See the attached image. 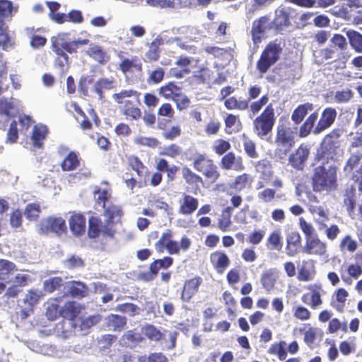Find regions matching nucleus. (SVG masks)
I'll return each mask as SVG.
<instances>
[{"label": "nucleus", "mask_w": 362, "mask_h": 362, "mask_svg": "<svg viewBox=\"0 0 362 362\" xmlns=\"http://www.w3.org/2000/svg\"><path fill=\"white\" fill-rule=\"evenodd\" d=\"M128 165L134 170L139 177H142L146 167L144 165L140 158L136 156H130L127 158Z\"/></svg>", "instance_id": "680f3d73"}, {"label": "nucleus", "mask_w": 362, "mask_h": 362, "mask_svg": "<svg viewBox=\"0 0 362 362\" xmlns=\"http://www.w3.org/2000/svg\"><path fill=\"white\" fill-rule=\"evenodd\" d=\"M313 109V105L310 103H305L298 105L291 114V120L296 125L300 124L307 115L308 111H311Z\"/></svg>", "instance_id": "09e8293b"}, {"label": "nucleus", "mask_w": 362, "mask_h": 362, "mask_svg": "<svg viewBox=\"0 0 362 362\" xmlns=\"http://www.w3.org/2000/svg\"><path fill=\"white\" fill-rule=\"evenodd\" d=\"M45 29L43 28L27 27L24 29L25 36L29 40L30 47L33 49L44 47L47 39L45 35Z\"/></svg>", "instance_id": "a211bd4d"}, {"label": "nucleus", "mask_w": 362, "mask_h": 362, "mask_svg": "<svg viewBox=\"0 0 362 362\" xmlns=\"http://www.w3.org/2000/svg\"><path fill=\"white\" fill-rule=\"evenodd\" d=\"M346 37L351 48L356 53H362V34L354 30L346 32Z\"/></svg>", "instance_id": "6e6d98bb"}, {"label": "nucleus", "mask_w": 362, "mask_h": 362, "mask_svg": "<svg viewBox=\"0 0 362 362\" xmlns=\"http://www.w3.org/2000/svg\"><path fill=\"white\" fill-rule=\"evenodd\" d=\"M320 53L325 60H332V62L341 61L344 64H346L349 57V55L347 54L339 52V50L332 46L322 49Z\"/></svg>", "instance_id": "4c0bfd02"}, {"label": "nucleus", "mask_w": 362, "mask_h": 362, "mask_svg": "<svg viewBox=\"0 0 362 362\" xmlns=\"http://www.w3.org/2000/svg\"><path fill=\"white\" fill-rule=\"evenodd\" d=\"M272 186L274 188L267 187L258 192L257 197L261 202L270 203L278 197L276 190L283 187V181L280 178H276L272 182Z\"/></svg>", "instance_id": "cd10ccee"}, {"label": "nucleus", "mask_w": 362, "mask_h": 362, "mask_svg": "<svg viewBox=\"0 0 362 362\" xmlns=\"http://www.w3.org/2000/svg\"><path fill=\"white\" fill-rule=\"evenodd\" d=\"M13 3L8 0H0V47L5 49L11 42L8 26L4 18L12 15Z\"/></svg>", "instance_id": "ddd939ff"}, {"label": "nucleus", "mask_w": 362, "mask_h": 362, "mask_svg": "<svg viewBox=\"0 0 362 362\" xmlns=\"http://www.w3.org/2000/svg\"><path fill=\"white\" fill-rule=\"evenodd\" d=\"M199 206V200L197 198L192 197L186 193H183L182 198L180 201L179 213L182 215L192 214Z\"/></svg>", "instance_id": "c85d7f7f"}, {"label": "nucleus", "mask_w": 362, "mask_h": 362, "mask_svg": "<svg viewBox=\"0 0 362 362\" xmlns=\"http://www.w3.org/2000/svg\"><path fill=\"white\" fill-rule=\"evenodd\" d=\"M103 211V215L106 217L105 233L107 235H112L116 234V228L115 224L116 222L119 221L123 216V211L121 206L111 204L105 206Z\"/></svg>", "instance_id": "dca6fc26"}, {"label": "nucleus", "mask_w": 362, "mask_h": 362, "mask_svg": "<svg viewBox=\"0 0 362 362\" xmlns=\"http://www.w3.org/2000/svg\"><path fill=\"white\" fill-rule=\"evenodd\" d=\"M159 45L160 42L156 40H153L151 43L149 48L145 54L147 62H156L159 59L160 53Z\"/></svg>", "instance_id": "0e129e2a"}, {"label": "nucleus", "mask_w": 362, "mask_h": 362, "mask_svg": "<svg viewBox=\"0 0 362 362\" xmlns=\"http://www.w3.org/2000/svg\"><path fill=\"white\" fill-rule=\"evenodd\" d=\"M86 218L82 214L74 213L69 220V228L75 236H81L86 231Z\"/></svg>", "instance_id": "2f4dec72"}, {"label": "nucleus", "mask_w": 362, "mask_h": 362, "mask_svg": "<svg viewBox=\"0 0 362 362\" xmlns=\"http://www.w3.org/2000/svg\"><path fill=\"white\" fill-rule=\"evenodd\" d=\"M276 122L275 110L273 105L269 103L253 121L255 133L260 139H264L271 134Z\"/></svg>", "instance_id": "6e6552de"}, {"label": "nucleus", "mask_w": 362, "mask_h": 362, "mask_svg": "<svg viewBox=\"0 0 362 362\" xmlns=\"http://www.w3.org/2000/svg\"><path fill=\"white\" fill-rule=\"evenodd\" d=\"M182 177L186 184L196 190L199 189L200 185H202L204 182L201 175L194 173L191 168L186 165L182 168Z\"/></svg>", "instance_id": "72a5a7b5"}, {"label": "nucleus", "mask_w": 362, "mask_h": 362, "mask_svg": "<svg viewBox=\"0 0 362 362\" xmlns=\"http://www.w3.org/2000/svg\"><path fill=\"white\" fill-rule=\"evenodd\" d=\"M343 204L346 207L349 216L353 219L355 218L356 199V189L353 187L347 188L345 190L344 194Z\"/></svg>", "instance_id": "f704fd0d"}, {"label": "nucleus", "mask_w": 362, "mask_h": 362, "mask_svg": "<svg viewBox=\"0 0 362 362\" xmlns=\"http://www.w3.org/2000/svg\"><path fill=\"white\" fill-rule=\"evenodd\" d=\"M88 286L80 281H70L67 283V292L69 296L76 299H82L89 294Z\"/></svg>", "instance_id": "7c9ffc66"}, {"label": "nucleus", "mask_w": 362, "mask_h": 362, "mask_svg": "<svg viewBox=\"0 0 362 362\" xmlns=\"http://www.w3.org/2000/svg\"><path fill=\"white\" fill-rule=\"evenodd\" d=\"M341 136V130L334 129L323 138L320 148L317 150L315 160L317 161L329 160L333 159L337 154L339 147V139Z\"/></svg>", "instance_id": "1a4fd4ad"}, {"label": "nucleus", "mask_w": 362, "mask_h": 362, "mask_svg": "<svg viewBox=\"0 0 362 362\" xmlns=\"http://www.w3.org/2000/svg\"><path fill=\"white\" fill-rule=\"evenodd\" d=\"M202 282V279L199 276L186 280L181 293V300L185 303L189 302L199 291Z\"/></svg>", "instance_id": "412c9836"}, {"label": "nucleus", "mask_w": 362, "mask_h": 362, "mask_svg": "<svg viewBox=\"0 0 362 362\" xmlns=\"http://www.w3.org/2000/svg\"><path fill=\"white\" fill-rule=\"evenodd\" d=\"M266 247L269 250H281L283 243L279 230H275L269 234L266 241Z\"/></svg>", "instance_id": "864d4df0"}, {"label": "nucleus", "mask_w": 362, "mask_h": 362, "mask_svg": "<svg viewBox=\"0 0 362 362\" xmlns=\"http://www.w3.org/2000/svg\"><path fill=\"white\" fill-rule=\"evenodd\" d=\"M119 69L124 74L130 72L133 69L141 74L143 66L136 57H134L132 59L124 58L122 59L119 63Z\"/></svg>", "instance_id": "ea45409f"}, {"label": "nucleus", "mask_w": 362, "mask_h": 362, "mask_svg": "<svg viewBox=\"0 0 362 362\" xmlns=\"http://www.w3.org/2000/svg\"><path fill=\"white\" fill-rule=\"evenodd\" d=\"M253 181L254 180L251 175L243 173L235 177L230 184V187L235 192H242L246 189H250Z\"/></svg>", "instance_id": "c9c22d12"}, {"label": "nucleus", "mask_w": 362, "mask_h": 362, "mask_svg": "<svg viewBox=\"0 0 362 362\" xmlns=\"http://www.w3.org/2000/svg\"><path fill=\"white\" fill-rule=\"evenodd\" d=\"M117 87V81L113 77L100 78L95 83L94 91L100 98H102L104 90L115 89Z\"/></svg>", "instance_id": "a19ab883"}, {"label": "nucleus", "mask_w": 362, "mask_h": 362, "mask_svg": "<svg viewBox=\"0 0 362 362\" xmlns=\"http://www.w3.org/2000/svg\"><path fill=\"white\" fill-rule=\"evenodd\" d=\"M296 132L288 119L281 118L276 129L274 137V157L285 160L296 144Z\"/></svg>", "instance_id": "7ed1b4c3"}, {"label": "nucleus", "mask_w": 362, "mask_h": 362, "mask_svg": "<svg viewBox=\"0 0 362 362\" xmlns=\"http://www.w3.org/2000/svg\"><path fill=\"white\" fill-rule=\"evenodd\" d=\"M15 105L12 99L0 98V129H5L11 117H14Z\"/></svg>", "instance_id": "5701e85b"}, {"label": "nucleus", "mask_w": 362, "mask_h": 362, "mask_svg": "<svg viewBox=\"0 0 362 362\" xmlns=\"http://www.w3.org/2000/svg\"><path fill=\"white\" fill-rule=\"evenodd\" d=\"M173 258L170 256H165L162 259H157L149 264L148 271L139 272L137 275V279L144 282L153 281L158 276L160 269H167L173 264Z\"/></svg>", "instance_id": "4468645a"}, {"label": "nucleus", "mask_w": 362, "mask_h": 362, "mask_svg": "<svg viewBox=\"0 0 362 362\" xmlns=\"http://www.w3.org/2000/svg\"><path fill=\"white\" fill-rule=\"evenodd\" d=\"M127 320L126 317L110 314L106 317L107 327L115 332H122L127 325Z\"/></svg>", "instance_id": "c03bdc74"}, {"label": "nucleus", "mask_w": 362, "mask_h": 362, "mask_svg": "<svg viewBox=\"0 0 362 362\" xmlns=\"http://www.w3.org/2000/svg\"><path fill=\"white\" fill-rule=\"evenodd\" d=\"M282 51L281 42L277 39L268 42L256 63L259 74H266L280 59Z\"/></svg>", "instance_id": "423d86ee"}, {"label": "nucleus", "mask_w": 362, "mask_h": 362, "mask_svg": "<svg viewBox=\"0 0 362 362\" xmlns=\"http://www.w3.org/2000/svg\"><path fill=\"white\" fill-rule=\"evenodd\" d=\"M80 158L78 153L70 151L61 163V168L63 171H72L77 169L80 165Z\"/></svg>", "instance_id": "49530a36"}, {"label": "nucleus", "mask_w": 362, "mask_h": 362, "mask_svg": "<svg viewBox=\"0 0 362 362\" xmlns=\"http://www.w3.org/2000/svg\"><path fill=\"white\" fill-rule=\"evenodd\" d=\"M318 118V113L313 112L305 120V122L300 126L298 135L300 138L308 136L310 132L314 130L315 124Z\"/></svg>", "instance_id": "de8ad7c7"}, {"label": "nucleus", "mask_w": 362, "mask_h": 362, "mask_svg": "<svg viewBox=\"0 0 362 362\" xmlns=\"http://www.w3.org/2000/svg\"><path fill=\"white\" fill-rule=\"evenodd\" d=\"M191 244V240L187 236L182 237L180 243L173 240V232L168 229L162 233L154 246L158 253L167 250L170 255H178L181 250H188Z\"/></svg>", "instance_id": "39448f33"}, {"label": "nucleus", "mask_w": 362, "mask_h": 362, "mask_svg": "<svg viewBox=\"0 0 362 362\" xmlns=\"http://www.w3.org/2000/svg\"><path fill=\"white\" fill-rule=\"evenodd\" d=\"M209 261L213 269L219 274H223L230 264V258L223 250H216L211 252Z\"/></svg>", "instance_id": "4be33fe9"}, {"label": "nucleus", "mask_w": 362, "mask_h": 362, "mask_svg": "<svg viewBox=\"0 0 362 362\" xmlns=\"http://www.w3.org/2000/svg\"><path fill=\"white\" fill-rule=\"evenodd\" d=\"M81 305L74 300L67 301L61 308V316L70 320H74L80 314Z\"/></svg>", "instance_id": "79ce46f5"}, {"label": "nucleus", "mask_w": 362, "mask_h": 362, "mask_svg": "<svg viewBox=\"0 0 362 362\" xmlns=\"http://www.w3.org/2000/svg\"><path fill=\"white\" fill-rule=\"evenodd\" d=\"M144 334L150 340L153 341H164L165 348L168 350H173L176 347L178 332L177 331L168 333V339H165V334L156 326L151 324H146L142 328Z\"/></svg>", "instance_id": "9b49d317"}, {"label": "nucleus", "mask_w": 362, "mask_h": 362, "mask_svg": "<svg viewBox=\"0 0 362 362\" xmlns=\"http://www.w3.org/2000/svg\"><path fill=\"white\" fill-rule=\"evenodd\" d=\"M262 88L258 85L250 86L247 90V98H237L235 96H231L224 101V106L228 110H236L245 111L248 110L249 102L257 99L261 94Z\"/></svg>", "instance_id": "f8f14e48"}, {"label": "nucleus", "mask_w": 362, "mask_h": 362, "mask_svg": "<svg viewBox=\"0 0 362 362\" xmlns=\"http://www.w3.org/2000/svg\"><path fill=\"white\" fill-rule=\"evenodd\" d=\"M17 271L15 263L6 259H0V279H7Z\"/></svg>", "instance_id": "13d9d810"}, {"label": "nucleus", "mask_w": 362, "mask_h": 362, "mask_svg": "<svg viewBox=\"0 0 362 362\" xmlns=\"http://www.w3.org/2000/svg\"><path fill=\"white\" fill-rule=\"evenodd\" d=\"M269 30H272V23L268 15L260 16L255 20L250 31L253 44H259L262 41L264 34Z\"/></svg>", "instance_id": "f3484780"}, {"label": "nucleus", "mask_w": 362, "mask_h": 362, "mask_svg": "<svg viewBox=\"0 0 362 362\" xmlns=\"http://www.w3.org/2000/svg\"><path fill=\"white\" fill-rule=\"evenodd\" d=\"M63 285V279L60 276H54L43 282V289L46 293H52L60 288Z\"/></svg>", "instance_id": "052dcab7"}, {"label": "nucleus", "mask_w": 362, "mask_h": 362, "mask_svg": "<svg viewBox=\"0 0 362 362\" xmlns=\"http://www.w3.org/2000/svg\"><path fill=\"white\" fill-rule=\"evenodd\" d=\"M192 62V58L181 55L175 62V67L170 69V75L175 78H182L191 73L189 66Z\"/></svg>", "instance_id": "b1692460"}, {"label": "nucleus", "mask_w": 362, "mask_h": 362, "mask_svg": "<svg viewBox=\"0 0 362 362\" xmlns=\"http://www.w3.org/2000/svg\"><path fill=\"white\" fill-rule=\"evenodd\" d=\"M48 134V129L45 125H35L33 127L31 139L33 145L36 147L41 148L43 141Z\"/></svg>", "instance_id": "603ef678"}, {"label": "nucleus", "mask_w": 362, "mask_h": 362, "mask_svg": "<svg viewBox=\"0 0 362 362\" xmlns=\"http://www.w3.org/2000/svg\"><path fill=\"white\" fill-rule=\"evenodd\" d=\"M138 362H169L168 358L161 352H153L148 356H139Z\"/></svg>", "instance_id": "774afa93"}, {"label": "nucleus", "mask_w": 362, "mask_h": 362, "mask_svg": "<svg viewBox=\"0 0 362 362\" xmlns=\"http://www.w3.org/2000/svg\"><path fill=\"white\" fill-rule=\"evenodd\" d=\"M310 291L309 305L313 309H316L322 304V294L324 292L320 284H314L308 286Z\"/></svg>", "instance_id": "8fccbe9b"}, {"label": "nucleus", "mask_w": 362, "mask_h": 362, "mask_svg": "<svg viewBox=\"0 0 362 362\" xmlns=\"http://www.w3.org/2000/svg\"><path fill=\"white\" fill-rule=\"evenodd\" d=\"M296 11L287 6H279L274 11V18L272 21V31L274 34H281L291 25Z\"/></svg>", "instance_id": "9d476101"}, {"label": "nucleus", "mask_w": 362, "mask_h": 362, "mask_svg": "<svg viewBox=\"0 0 362 362\" xmlns=\"http://www.w3.org/2000/svg\"><path fill=\"white\" fill-rule=\"evenodd\" d=\"M349 296L348 291L344 288L337 289L334 293V297L330 302V305L337 312L343 313L346 305V301Z\"/></svg>", "instance_id": "e433bc0d"}, {"label": "nucleus", "mask_w": 362, "mask_h": 362, "mask_svg": "<svg viewBox=\"0 0 362 362\" xmlns=\"http://www.w3.org/2000/svg\"><path fill=\"white\" fill-rule=\"evenodd\" d=\"M316 271L312 260H303L298 267L297 279L299 281L308 282L315 279Z\"/></svg>", "instance_id": "c756f323"}, {"label": "nucleus", "mask_w": 362, "mask_h": 362, "mask_svg": "<svg viewBox=\"0 0 362 362\" xmlns=\"http://www.w3.org/2000/svg\"><path fill=\"white\" fill-rule=\"evenodd\" d=\"M46 315L49 320H54L61 316V309L57 298L53 299L48 303L46 309Z\"/></svg>", "instance_id": "69168bd1"}, {"label": "nucleus", "mask_w": 362, "mask_h": 362, "mask_svg": "<svg viewBox=\"0 0 362 362\" xmlns=\"http://www.w3.org/2000/svg\"><path fill=\"white\" fill-rule=\"evenodd\" d=\"M337 168L330 165L327 168L323 162L315 167L311 177V184L314 192H322L334 190L337 187Z\"/></svg>", "instance_id": "20e7f679"}, {"label": "nucleus", "mask_w": 362, "mask_h": 362, "mask_svg": "<svg viewBox=\"0 0 362 362\" xmlns=\"http://www.w3.org/2000/svg\"><path fill=\"white\" fill-rule=\"evenodd\" d=\"M220 165L225 170L233 169L236 171H241L245 169L242 158L236 156L233 151H229L223 155L220 160Z\"/></svg>", "instance_id": "393cba45"}, {"label": "nucleus", "mask_w": 362, "mask_h": 362, "mask_svg": "<svg viewBox=\"0 0 362 362\" xmlns=\"http://www.w3.org/2000/svg\"><path fill=\"white\" fill-rule=\"evenodd\" d=\"M192 166L205 180L211 183L218 180L221 173L214 160L206 153H199L193 160Z\"/></svg>", "instance_id": "0eeeda50"}, {"label": "nucleus", "mask_w": 362, "mask_h": 362, "mask_svg": "<svg viewBox=\"0 0 362 362\" xmlns=\"http://www.w3.org/2000/svg\"><path fill=\"white\" fill-rule=\"evenodd\" d=\"M286 345V342L284 340L274 342L271 344L267 353L270 355L276 356L279 361H284L287 357Z\"/></svg>", "instance_id": "5fc2aeb1"}, {"label": "nucleus", "mask_w": 362, "mask_h": 362, "mask_svg": "<svg viewBox=\"0 0 362 362\" xmlns=\"http://www.w3.org/2000/svg\"><path fill=\"white\" fill-rule=\"evenodd\" d=\"M66 224L65 220L62 217L49 216L41 221L39 228V233L47 235L54 233L57 235L66 232Z\"/></svg>", "instance_id": "2eb2a0df"}, {"label": "nucleus", "mask_w": 362, "mask_h": 362, "mask_svg": "<svg viewBox=\"0 0 362 362\" xmlns=\"http://www.w3.org/2000/svg\"><path fill=\"white\" fill-rule=\"evenodd\" d=\"M232 208L226 207L222 211V217L218 221V228L223 232L230 230L232 225L231 221Z\"/></svg>", "instance_id": "bf43d9fd"}, {"label": "nucleus", "mask_w": 362, "mask_h": 362, "mask_svg": "<svg viewBox=\"0 0 362 362\" xmlns=\"http://www.w3.org/2000/svg\"><path fill=\"white\" fill-rule=\"evenodd\" d=\"M337 112L334 107H326L321 113L319 121L313 130L314 134H319L329 129L335 122Z\"/></svg>", "instance_id": "6ab92c4d"}, {"label": "nucleus", "mask_w": 362, "mask_h": 362, "mask_svg": "<svg viewBox=\"0 0 362 362\" xmlns=\"http://www.w3.org/2000/svg\"><path fill=\"white\" fill-rule=\"evenodd\" d=\"M105 221L103 223L98 216H92L88 218V236L90 238H97L100 235L105 238L114 239L115 234L107 235L105 233Z\"/></svg>", "instance_id": "aec40b11"}, {"label": "nucleus", "mask_w": 362, "mask_h": 362, "mask_svg": "<svg viewBox=\"0 0 362 362\" xmlns=\"http://www.w3.org/2000/svg\"><path fill=\"white\" fill-rule=\"evenodd\" d=\"M122 339L125 343L131 345H136L141 342L144 339L141 333L136 329L128 330L122 335Z\"/></svg>", "instance_id": "338daca9"}, {"label": "nucleus", "mask_w": 362, "mask_h": 362, "mask_svg": "<svg viewBox=\"0 0 362 362\" xmlns=\"http://www.w3.org/2000/svg\"><path fill=\"white\" fill-rule=\"evenodd\" d=\"M140 95L141 93L134 89H123L112 95L126 120L133 122L141 118Z\"/></svg>", "instance_id": "f03ea898"}, {"label": "nucleus", "mask_w": 362, "mask_h": 362, "mask_svg": "<svg viewBox=\"0 0 362 362\" xmlns=\"http://www.w3.org/2000/svg\"><path fill=\"white\" fill-rule=\"evenodd\" d=\"M42 212L41 206L38 202L28 204L25 208L24 214L30 221H37Z\"/></svg>", "instance_id": "4d7b16f0"}, {"label": "nucleus", "mask_w": 362, "mask_h": 362, "mask_svg": "<svg viewBox=\"0 0 362 362\" xmlns=\"http://www.w3.org/2000/svg\"><path fill=\"white\" fill-rule=\"evenodd\" d=\"M86 54L100 64H105L110 60V56L99 45L90 47Z\"/></svg>", "instance_id": "3c124183"}, {"label": "nucleus", "mask_w": 362, "mask_h": 362, "mask_svg": "<svg viewBox=\"0 0 362 362\" xmlns=\"http://www.w3.org/2000/svg\"><path fill=\"white\" fill-rule=\"evenodd\" d=\"M214 71L209 67H202L195 71L192 77L198 84H212Z\"/></svg>", "instance_id": "37998d69"}, {"label": "nucleus", "mask_w": 362, "mask_h": 362, "mask_svg": "<svg viewBox=\"0 0 362 362\" xmlns=\"http://www.w3.org/2000/svg\"><path fill=\"white\" fill-rule=\"evenodd\" d=\"M362 160V152H357L351 154L347 159L344 167V170L351 173L354 169L360 164Z\"/></svg>", "instance_id": "e2e57ef3"}, {"label": "nucleus", "mask_w": 362, "mask_h": 362, "mask_svg": "<svg viewBox=\"0 0 362 362\" xmlns=\"http://www.w3.org/2000/svg\"><path fill=\"white\" fill-rule=\"evenodd\" d=\"M277 278V272L274 269H270L264 272L260 279L262 287L267 292H270L274 288Z\"/></svg>", "instance_id": "a18cd8bd"}, {"label": "nucleus", "mask_w": 362, "mask_h": 362, "mask_svg": "<svg viewBox=\"0 0 362 362\" xmlns=\"http://www.w3.org/2000/svg\"><path fill=\"white\" fill-rule=\"evenodd\" d=\"M69 35V33H59L50 39V48L56 54L54 66L62 71H64L66 65L69 63L68 54H76L80 47L88 45L90 42L88 39L70 40Z\"/></svg>", "instance_id": "f257e3e1"}, {"label": "nucleus", "mask_w": 362, "mask_h": 362, "mask_svg": "<svg viewBox=\"0 0 362 362\" xmlns=\"http://www.w3.org/2000/svg\"><path fill=\"white\" fill-rule=\"evenodd\" d=\"M310 151L306 146L300 144L294 153L288 157L289 164L297 170H303L306 162Z\"/></svg>", "instance_id": "a878e982"}, {"label": "nucleus", "mask_w": 362, "mask_h": 362, "mask_svg": "<svg viewBox=\"0 0 362 362\" xmlns=\"http://www.w3.org/2000/svg\"><path fill=\"white\" fill-rule=\"evenodd\" d=\"M303 250L306 254L323 256L327 252V245L315 235L313 238H308Z\"/></svg>", "instance_id": "bb28decb"}, {"label": "nucleus", "mask_w": 362, "mask_h": 362, "mask_svg": "<svg viewBox=\"0 0 362 362\" xmlns=\"http://www.w3.org/2000/svg\"><path fill=\"white\" fill-rule=\"evenodd\" d=\"M182 91V88L178 86L175 82H168L163 86H161L158 92L159 95L166 100H173L176 96Z\"/></svg>", "instance_id": "58836bf2"}, {"label": "nucleus", "mask_w": 362, "mask_h": 362, "mask_svg": "<svg viewBox=\"0 0 362 362\" xmlns=\"http://www.w3.org/2000/svg\"><path fill=\"white\" fill-rule=\"evenodd\" d=\"M301 247V237L298 232L291 231L286 235V254L293 257L296 255Z\"/></svg>", "instance_id": "473e14b6"}]
</instances>
